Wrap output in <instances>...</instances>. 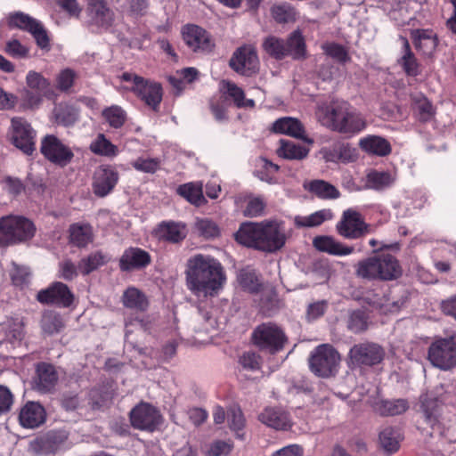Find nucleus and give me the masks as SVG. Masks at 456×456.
Here are the masks:
<instances>
[{
  "label": "nucleus",
  "instance_id": "obj_1",
  "mask_svg": "<svg viewBox=\"0 0 456 456\" xmlns=\"http://www.w3.org/2000/svg\"><path fill=\"white\" fill-rule=\"evenodd\" d=\"M185 277L188 289L196 297H215L226 282L221 263L204 254H196L188 259Z\"/></svg>",
  "mask_w": 456,
  "mask_h": 456
},
{
  "label": "nucleus",
  "instance_id": "obj_2",
  "mask_svg": "<svg viewBox=\"0 0 456 456\" xmlns=\"http://www.w3.org/2000/svg\"><path fill=\"white\" fill-rule=\"evenodd\" d=\"M236 240L246 247L265 252H275L286 242V235L276 222H247L235 233Z\"/></svg>",
  "mask_w": 456,
  "mask_h": 456
},
{
  "label": "nucleus",
  "instance_id": "obj_3",
  "mask_svg": "<svg viewBox=\"0 0 456 456\" xmlns=\"http://www.w3.org/2000/svg\"><path fill=\"white\" fill-rule=\"evenodd\" d=\"M315 115L323 126L345 134H358L367 126L364 117L343 101L319 104Z\"/></svg>",
  "mask_w": 456,
  "mask_h": 456
},
{
  "label": "nucleus",
  "instance_id": "obj_4",
  "mask_svg": "<svg viewBox=\"0 0 456 456\" xmlns=\"http://www.w3.org/2000/svg\"><path fill=\"white\" fill-rule=\"evenodd\" d=\"M355 275L368 281H392L402 275L399 261L389 253H377L359 261L354 266Z\"/></svg>",
  "mask_w": 456,
  "mask_h": 456
},
{
  "label": "nucleus",
  "instance_id": "obj_5",
  "mask_svg": "<svg viewBox=\"0 0 456 456\" xmlns=\"http://www.w3.org/2000/svg\"><path fill=\"white\" fill-rule=\"evenodd\" d=\"M34 233L35 226L27 218L13 216L0 218V246L28 240Z\"/></svg>",
  "mask_w": 456,
  "mask_h": 456
},
{
  "label": "nucleus",
  "instance_id": "obj_6",
  "mask_svg": "<svg viewBox=\"0 0 456 456\" xmlns=\"http://www.w3.org/2000/svg\"><path fill=\"white\" fill-rule=\"evenodd\" d=\"M253 344L261 350L276 354L284 348L288 338L283 330L273 322L257 325L252 332Z\"/></svg>",
  "mask_w": 456,
  "mask_h": 456
},
{
  "label": "nucleus",
  "instance_id": "obj_7",
  "mask_svg": "<svg viewBox=\"0 0 456 456\" xmlns=\"http://www.w3.org/2000/svg\"><path fill=\"white\" fill-rule=\"evenodd\" d=\"M340 355L329 344L318 346L310 354L309 368L311 371L322 378H329L338 372Z\"/></svg>",
  "mask_w": 456,
  "mask_h": 456
},
{
  "label": "nucleus",
  "instance_id": "obj_8",
  "mask_svg": "<svg viewBox=\"0 0 456 456\" xmlns=\"http://www.w3.org/2000/svg\"><path fill=\"white\" fill-rule=\"evenodd\" d=\"M338 233L347 240H359L371 232V225L364 221L362 214L347 208L336 224Z\"/></svg>",
  "mask_w": 456,
  "mask_h": 456
},
{
  "label": "nucleus",
  "instance_id": "obj_9",
  "mask_svg": "<svg viewBox=\"0 0 456 456\" xmlns=\"http://www.w3.org/2000/svg\"><path fill=\"white\" fill-rule=\"evenodd\" d=\"M385 355L383 348L375 343L354 345L348 353V364L352 367H370L379 363Z\"/></svg>",
  "mask_w": 456,
  "mask_h": 456
},
{
  "label": "nucleus",
  "instance_id": "obj_10",
  "mask_svg": "<svg viewBox=\"0 0 456 456\" xmlns=\"http://www.w3.org/2000/svg\"><path fill=\"white\" fill-rule=\"evenodd\" d=\"M130 421L136 429L153 432L161 426L163 417L156 407L141 403L130 411Z\"/></svg>",
  "mask_w": 456,
  "mask_h": 456
},
{
  "label": "nucleus",
  "instance_id": "obj_11",
  "mask_svg": "<svg viewBox=\"0 0 456 456\" xmlns=\"http://www.w3.org/2000/svg\"><path fill=\"white\" fill-rule=\"evenodd\" d=\"M428 359L431 363L442 370H449L456 365V342L453 338H441L429 347Z\"/></svg>",
  "mask_w": 456,
  "mask_h": 456
},
{
  "label": "nucleus",
  "instance_id": "obj_12",
  "mask_svg": "<svg viewBox=\"0 0 456 456\" xmlns=\"http://www.w3.org/2000/svg\"><path fill=\"white\" fill-rule=\"evenodd\" d=\"M36 132L30 124L22 118L12 119V141L16 148L27 155L35 151Z\"/></svg>",
  "mask_w": 456,
  "mask_h": 456
},
{
  "label": "nucleus",
  "instance_id": "obj_13",
  "mask_svg": "<svg viewBox=\"0 0 456 456\" xmlns=\"http://www.w3.org/2000/svg\"><path fill=\"white\" fill-rule=\"evenodd\" d=\"M42 154L51 162L64 167L74 157L69 147L54 135H46L41 142Z\"/></svg>",
  "mask_w": 456,
  "mask_h": 456
},
{
  "label": "nucleus",
  "instance_id": "obj_14",
  "mask_svg": "<svg viewBox=\"0 0 456 456\" xmlns=\"http://www.w3.org/2000/svg\"><path fill=\"white\" fill-rule=\"evenodd\" d=\"M258 57L256 48L250 45H245L238 48L230 60L231 68L245 76H250L258 69Z\"/></svg>",
  "mask_w": 456,
  "mask_h": 456
},
{
  "label": "nucleus",
  "instance_id": "obj_15",
  "mask_svg": "<svg viewBox=\"0 0 456 456\" xmlns=\"http://www.w3.org/2000/svg\"><path fill=\"white\" fill-rule=\"evenodd\" d=\"M182 35L187 46L193 52L208 53L215 46L210 34L197 25H186L183 28Z\"/></svg>",
  "mask_w": 456,
  "mask_h": 456
},
{
  "label": "nucleus",
  "instance_id": "obj_16",
  "mask_svg": "<svg viewBox=\"0 0 456 456\" xmlns=\"http://www.w3.org/2000/svg\"><path fill=\"white\" fill-rule=\"evenodd\" d=\"M37 299L43 304L69 307L73 303L74 295L66 284L56 281L47 289L40 290L37 295Z\"/></svg>",
  "mask_w": 456,
  "mask_h": 456
},
{
  "label": "nucleus",
  "instance_id": "obj_17",
  "mask_svg": "<svg viewBox=\"0 0 456 456\" xmlns=\"http://www.w3.org/2000/svg\"><path fill=\"white\" fill-rule=\"evenodd\" d=\"M118 171L107 165L100 166L94 172V191L99 197H105L110 193L118 181Z\"/></svg>",
  "mask_w": 456,
  "mask_h": 456
},
{
  "label": "nucleus",
  "instance_id": "obj_18",
  "mask_svg": "<svg viewBox=\"0 0 456 456\" xmlns=\"http://www.w3.org/2000/svg\"><path fill=\"white\" fill-rule=\"evenodd\" d=\"M264 425L276 430H286L290 428L291 420L287 411L278 407H266L258 415Z\"/></svg>",
  "mask_w": 456,
  "mask_h": 456
},
{
  "label": "nucleus",
  "instance_id": "obj_19",
  "mask_svg": "<svg viewBox=\"0 0 456 456\" xmlns=\"http://www.w3.org/2000/svg\"><path fill=\"white\" fill-rule=\"evenodd\" d=\"M151 262L150 255L142 248H129L126 249L119 259V267L124 272L141 269Z\"/></svg>",
  "mask_w": 456,
  "mask_h": 456
},
{
  "label": "nucleus",
  "instance_id": "obj_20",
  "mask_svg": "<svg viewBox=\"0 0 456 456\" xmlns=\"http://www.w3.org/2000/svg\"><path fill=\"white\" fill-rule=\"evenodd\" d=\"M45 408L35 402H28L20 410L19 419L24 428H34L39 427L45 420Z\"/></svg>",
  "mask_w": 456,
  "mask_h": 456
},
{
  "label": "nucleus",
  "instance_id": "obj_21",
  "mask_svg": "<svg viewBox=\"0 0 456 456\" xmlns=\"http://www.w3.org/2000/svg\"><path fill=\"white\" fill-rule=\"evenodd\" d=\"M314 247L321 251L333 256H348L354 252L353 246H346L331 236H317L313 240Z\"/></svg>",
  "mask_w": 456,
  "mask_h": 456
},
{
  "label": "nucleus",
  "instance_id": "obj_22",
  "mask_svg": "<svg viewBox=\"0 0 456 456\" xmlns=\"http://www.w3.org/2000/svg\"><path fill=\"white\" fill-rule=\"evenodd\" d=\"M373 411L380 416H395L405 412L409 403L405 399H378L370 403Z\"/></svg>",
  "mask_w": 456,
  "mask_h": 456
},
{
  "label": "nucleus",
  "instance_id": "obj_23",
  "mask_svg": "<svg viewBox=\"0 0 456 456\" xmlns=\"http://www.w3.org/2000/svg\"><path fill=\"white\" fill-rule=\"evenodd\" d=\"M414 45L425 56H431L437 46L436 34L431 29H415L411 31Z\"/></svg>",
  "mask_w": 456,
  "mask_h": 456
},
{
  "label": "nucleus",
  "instance_id": "obj_24",
  "mask_svg": "<svg viewBox=\"0 0 456 456\" xmlns=\"http://www.w3.org/2000/svg\"><path fill=\"white\" fill-rule=\"evenodd\" d=\"M220 92L226 100L232 101L237 108H253L255 102L252 99H246L244 91L233 82L223 80L220 83Z\"/></svg>",
  "mask_w": 456,
  "mask_h": 456
},
{
  "label": "nucleus",
  "instance_id": "obj_25",
  "mask_svg": "<svg viewBox=\"0 0 456 456\" xmlns=\"http://www.w3.org/2000/svg\"><path fill=\"white\" fill-rule=\"evenodd\" d=\"M155 233L159 240L177 243L186 237L187 230L183 223L163 222L158 226Z\"/></svg>",
  "mask_w": 456,
  "mask_h": 456
},
{
  "label": "nucleus",
  "instance_id": "obj_26",
  "mask_svg": "<svg viewBox=\"0 0 456 456\" xmlns=\"http://www.w3.org/2000/svg\"><path fill=\"white\" fill-rule=\"evenodd\" d=\"M37 374L36 389L41 393L51 392L58 380L54 367L45 362L39 363L37 368Z\"/></svg>",
  "mask_w": 456,
  "mask_h": 456
},
{
  "label": "nucleus",
  "instance_id": "obj_27",
  "mask_svg": "<svg viewBox=\"0 0 456 456\" xmlns=\"http://www.w3.org/2000/svg\"><path fill=\"white\" fill-rule=\"evenodd\" d=\"M273 129L275 133L284 134L295 138H299L306 141L305 138V129L301 122L294 118L284 117L277 119L273 125Z\"/></svg>",
  "mask_w": 456,
  "mask_h": 456
},
{
  "label": "nucleus",
  "instance_id": "obj_28",
  "mask_svg": "<svg viewBox=\"0 0 456 456\" xmlns=\"http://www.w3.org/2000/svg\"><path fill=\"white\" fill-rule=\"evenodd\" d=\"M411 98L415 117L421 122L430 121L435 116V110L428 98L421 93L412 94Z\"/></svg>",
  "mask_w": 456,
  "mask_h": 456
},
{
  "label": "nucleus",
  "instance_id": "obj_29",
  "mask_svg": "<svg viewBox=\"0 0 456 456\" xmlns=\"http://www.w3.org/2000/svg\"><path fill=\"white\" fill-rule=\"evenodd\" d=\"M136 95L152 110H156L162 100V88L159 83L145 80L142 88Z\"/></svg>",
  "mask_w": 456,
  "mask_h": 456
},
{
  "label": "nucleus",
  "instance_id": "obj_30",
  "mask_svg": "<svg viewBox=\"0 0 456 456\" xmlns=\"http://www.w3.org/2000/svg\"><path fill=\"white\" fill-rule=\"evenodd\" d=\"M360 146L367 152L386 156L391 152L390 143L383 137L369 135L360 141Z\"/></svg>",
  "mask_w": 456,
  "mask_h": 456
},
{
  "label": "nucleus",
  "instance_id": "obj_31",
  "mask_svg": "<svg viewBox=\"0 0 456 456\" xmlns=\"http://www.w3.org/2000/svg\"><path fill=\"white\" fill-rule=\"evenodd\" d=\"M89 12L93 20L99 26H110L113 20V13L103 0L89 2Z\"/></svg>",
  "mask_w": 456,
  "mask_h": 456
},
{
  "label": "nucleus",
  "instance_id": "obj_32",
  "mask_svg": "<svg viewBox=\"0 0 456 456\" xmlns=\"http://www.w3.org/2000/svg\"><path fill=\"white\" fill-rule=\"evenodd\" d=\"M23 338V325L19 319H8L0 323V339L11 343L20 341Z\"/></svg>",
  "mask_w": 456,
  "mask_h": 456
},
{
  "label": "nucleus",
  "instance_id": "obj_33",
  "mask_svg": "<svg viewBox=\"0 0 456 456\" xmlns=\"http://www.w3.org/2000/svg\"><path fill=\"white\" fill-rule=\"evenodd\" d=\"M122 301L126 307L139 312L146 311L149 305L146 296L134 287H130L124 291Z\"/></svg>",
  "mask_w": 456,
  "mask_h": 456
},
{
  "label": "nucleus",
  "instance_id": "obj_34",
  "mask_svg": "<svg viewBox=\"0 0 456 456\" xmlns=\"http://www.w3.org/2000/svg\"><path fill=\"white\" fill-rule=\"evenodd\" d=\"M277 154L286 159H303L309 153V149L289 140H281Z\"/></svg>",
  "mask_w": 456,
  "mask_h": 456
},
{
  "label": "nucleus",
  "instance_id": "obj_35",
  "mask_svg": "<svg viewBox=\"0 0 456 456\" xmlns=\"http://www.w3.org/2000/svg\"><path fill=\"white\" fill-rule=\"evenodd\" d=\"M89 149L95 155L110 159L116 157L119 152L118 147L107 139L103 134H97L91 142Z\"/></svg>",
  "mask_w": 456,
  "mask_h": 456
},
{
  "label": "nucleus",
  "instance_id": "obj_36",
  "mask_svg": "<svg viewBox=\"0 0 456 456\" xmlns=\"http://www.w3.org/2000/svg\"><path fill=\"white\" fill-rule=\"evenodd\" d=\"M70 242L77 247H86L93 240L91 225L85 223H77L69 227Z\"/></svg>",
  "mask_w": 456,
  "mask_h": 456
},
{
  "label": "nucleus",
  "instance_id": "obj_37",
  "mask_svg": "<svg viewBox=\"0 0 456 456\" xmlns=\"http://www.w3.org/2000/svg\"><path fill=\"white\" fill-rule=\"evenodd\" d=\"M332 218L331 210L321 209L309 216H297L294 218V223L297 227H316Z\"/></svg>",
  "mask_w": 456,
  "mask_h": 456
},
{
  "label": "nucleus",
  "instance_id": "obj_38",
  "mask_svg": "<svg viewBox=\"0 0 456 456\" xmlns=\"http://www.w3.org/2000/svg\"><path fill=\"white\" fill-rule=\"evenodd\" d=\"M395 182V177L386 171L372 170L366 175L365 184L369 189L380 191L390 187Z\"/></svg>",
  "mask_w": 456,
  "mask_h": 456
},
{
  "label": "nucleus",
  "instance_id": "obj_39",
  "mask_svg": "<svg viewBox=\"0 0 456 456\" xmlns=\"http://www.w3.org/2000/svg\"><path fill=\"white\" fill-rule=\"evenodd\" d=\"M403 43V55L399 61L401 66L408 76L416 77L419 74V65L411 51L408 40L401 37Z\"/></svg>",
  "mask_w": 456,
  "mask_h": 456
},
{
  "label": "nucleus",
  "instance_id": "obj_40",
  "mask_svg": "<svg viewBox=\"0 0 456 456\" xmlns=\"http://www.w3.org/2000/svg\"><path fill=\"white\" fill-rule=\"evenodd\" d=\"M305 188L320 199L331 200L339 197L338 190L330 183L323 180L311 181L307 185H305Z\"/></svg>",
  "mask_w": 456,
  "mask_h": 456
},
{
  "label": "nucleus",
  "instance_id": "obj_41",
  "mask_svg": "<svg viewBox=\"0 0 456 456\" xmlns=\"http://www.w3.org/2000/svg\"><path fill=\"white\" fill-rule=\"evenodd\" d=\"M420 407L427 423L431 428H434L437 421L439 413L440 404L438 400L436 397L427 394L420 397Z\"/></svg>",
  "mask_w": 456,
  "mask_h": 456
},
{
  "label": "nucleus",
  "instance_id": "obj_42",
  "mask_svg": "<svg viewBox=\"0 0 456 456\" xmlns=\"http://www.w3.org/2000/svg\"><path fill=\"white\" fill-rule=\"evenodd\" d=\"M401 436L391 427L383 428L379 435L380 447L387 453H393L399 449Z\"/></svg>",
  "mask_w": 456,
  "mask_h": 456
},
{
  "label": "nucleus",
  "instance_id": "obj_43",
  "mask_svg": "<svg viewBox=\"0 0 456 456\" xmlns=\"http://www.w3.org/2000/svg\"><path fill=\"white\" fill-rule=\"evenodd\" d=\"M285 45L287 56H291L293 59H302L305 56V44L299 30L292 32L285 41Z\"/></svg>",
  "mask_w": 456,
  "mask_h": 456
},
{
  "label": "nucleus",
  "instance_id": "obj_44",
  "mask_svg": "<svg viewBox=\"0 0 456 456\" xmlns=\"http://www.w3.org/2000/svg\"><path fill=\"white\" fill-rule=\"evenodd\" d=\"M179 195L196 206H201L206 202L200 184L188 183L177 188Z\"/></svg>",
  "mask_w": 456,
  "mask_h": 456
},
{
  "label": "nucleus",
  "instance_id": "obj_45",
  "mask_svg": "<svg viewBox=\"0 0 456 456\" xmlns=\"http://www.w3.org/2000/svg\"><path fill=\"white\" fill-rule=\"evenodd\" d=\"M26 84L30 90L48 95L52 92L51 82L41 73L30 70L26 76Z\"/></svg>",
  "mask_w": 456,
  "mask_h": 456
},
{
  "label": "nucleus",
  "instance_id": "obj_46",
  "mask_svg": "<svg viewBox=\"0 0 456 456\" xmlns=\"http://www.w3.org/2000/svg\"><path fill=\"white\" fill-rule=\"evenodd\" d=\"M109 261L107 255L101 251L90 254L87 257L81 259L78 264V270L85 275L96 270L98 267L105 265Z\"/></svg>",
  "mask_w": 456,
  "mask_h": 456
},
{
  "label": "nucleus",
  "instance_id": "obj_47",
  "mask_svg": "<svg viewBox=\"0 0 456 456\" xmlns=\"http://www.w3.org/2000/svg\"><path fill=\"white\" fill-rule=\"evenodd\" d=\"M41 327L45 333L52 335L60 332L63 329L64 323L59 314L48 311L43 314Z\"/></svg>",
  "mask_w": 456,
  "mask_h": 456
},
{
  "label": "nucleus",
  "instance_id": "obj_48",
  "mask_svg": "<svg viewBox=\"0 0 456 456\" xmlns=\"http://www.w3.org/2000/svg\"><path fill=\"white\" fill-rule=\"evenodd\" d=\"M227 420L230 428L235 432L236 436L239 439H244V433L240 431L244 428L245 419L241 410L239 407H231L228 411Z\"/></svg>",
  "mask_w": 456,
  "mask_h": 456
},
{
  "label": "nucleus",
  "instance_id": "obj_49",
  "mask_svg": "<svg viewBox=\"0 0 456 456\" xmlns=\"http://www.w3.org/2000/svg\"><path fill=\"white\" fill-rule=\"evenodd\" d=\"M263 47L268 54L275 59L281 60L287 56L286 45L283 39L269 37L264 41Z\"/></svg>",
  "mask_w": 456,
  "mask_h": 456
},
{
  "label": "nucleus",
  "instance_id": "obj_50",
  "mask_svg": "<svg viewBox=\"0 0 456 456\" xmlns=\"http://www.w3.org/2000/svg\"><path fill=\"white\" fill-rule=\"evenodd\" d=\"M273 19L280 23L290 22L296 20L295 9L287 3L275 4L271 9Z\"/></svg>",
  "mask_w": 456,
  "mask_h": 456
},
{
  "label": "nucleus",
  "instance_id": "obj_51",
  "mask_svg": "<svg viewBox=\"0 0 456 456\" xmlns=\"http://www.w3.org/2000/svg\"><path fill=\"white\" fill-rule=\"evenodd\" d=\"M8 20L11 27H15L28 32H30L38 22L37 20L21 12L11 13Z\"/></svg>",
  "mask_w": 456,
  "mask_h": 456
},
{
  "label": "nucleus",
  "instance_id": "obj_52",
  "mask_svg": "<svg viewBox=\"0 0 456 456\" xmlns=\"http://www.w3.org/2000/svg\"><path fill=\"white\" fill-rule=\"evenodd\" d=\"M194 227L197 232L206 239L216 237L219 233L216 223L208 218H197Z\"/></svg>",
  "mask_w": 456,
  "mask_h": 456
},
{
  "label": "nucleus",
  "instance_id": "obj_53",
  "mask_svg": "<svg viewBox=\"0 0 456 456\" xmlns=\"http://www.w3.org/2000/svg\"><path fill=\"white\" fill-rule=\"evenodd\" d=\"M102 116L114 128H119L126 120L125 111L118 106H111L102 111Z\"/></svg>",
  "mask_w": 456,
  "mask_h": 456
},
{
  "label": "nucleus",
  "instance_id": "obj_54",
  "mask_svg": "<svg viewBox=\"0 0 456 456\" xmlns=\"http://www.w3.org/2000/svg\"><path fill=\"white\" fill-rule=\"evenodd\" d=\"M240 284L250 292L258 290L260 283L255 272L249 269H242L238 274Z\"/></svg>",
  "mask_w": 456,
  "mask_h": 456
},
{
  "label": "nucleus",
  "instance_id": "obj_55",
  "mask_svg": "<svg viewBox=\"0 0 456 456\" xmlns=\"http://www.w3.org/2000/svg\"><path fill=\"white\" fill-rule=\"evenodd\" d=\"M9 274L12 284L16 287L22 288L28 282L29 272L25 266H20L15 263H12V268L9 270Z\"/></svg>",
  "mask_w": 456,
  "mask_h": 456
},
{
  "label": "nucleus",
  "instance_id": "obj_56",
  "mask_svg": "<svg viewBox=\"0 0 456 456\" xmlns=\"http://www.w3.org/2000/svg\"><path fill=\"white\" fill-rule=\"evenodd\" d=\"M322 50L325 52L327 55L335 61L345 63L349 61V56L347 51L344 46L335 44V43H328L322 45Z\"/></svg>",
  "mask_w": 456,
  "mask_h": 456
},
{
  "label": "nucleus",
  "instance_id": "obj_57",
  "mask_svg": "<svg viewBox=\"0 0 456 456\" xmlns=\"http://www.w3.org/2000/svg\"><path fill=\"white\" fill-rule=\"evenodd\" d=\"M132 166L137 171L153 174L159 168L160 160L157 158H138L132 162Z\"/></svg>",
  "mask_w": 456,
  "mask_h": 456
},
{
  "label": "nucleus",
  "instance_id": "obj_58",
  "mask_svg": "<svg viewBox=\"0 0 456 456\" xmlns=\"http://www.w3.org/2000/svg\"><path fill=\"white\" fill-rule=\"evenodd\" d=\"M77 77L76 72L71 69H62L56 77V86L60 91H69Z\"/></svg>",
  "mask_w": 456,
  "mask_h": 456
},
{
  "label": "nucleus",
  "instance_id": "obj_59",
  "mask_svg": "<svg viewBox=\"0 0 456 456\" xmlns=\"http://www.w3.org/2000/svg\"><path fill=\"white\" fill-rule=\"evenodd\" d=\"M265 202L261 197H250L244 209V216L256 217L263 215Z\"/></svg>",
  "mask_w": 456,
  "mask_h": 456
},
{
  "label": "nucleus",
  "instance_id": "obj_60",
  "mask_svg": "<svg viewBox=\"0 0 456 456\" xmlns=\"http://www.w3.org/2000/svg\"><path fill=\"white\" fill-rule=\"evenodd\" d=\"M120 80L128 84L124 86L125 89L136 94L137 92H141L140 90L142 88L146 79L134 73L124 72L120 76Z\"/></svg>",
  "mask_w": 456,
  "mask_h": 456
},
{
  "label": "nucleus",
  "instance_id": "obj_61",
  "mask_svg": "<svg viewBox=\"0 0 456 456\" xmlns=\"http://www.w3.org/2000/svg\"><path fill=\"white\" fill-rule=\"evenodd\" d=\"M5 52L13 58L22 59L28 56V48L17 39H12L6 43Z\"/></svg>",
  "mask_w": 456,
  "mask_h": 456
},
{
  "label": "nucleus",
  "instance_id": "obj_62",
  "mask_svg": "<svg viewBox=\"0 0 456 456\" xmlns=\"http://www.w3.org/2000/svg\"><path fill=\"white\" fill-rule=\"evenodd\" d=\"M35 38L37 45L43 50L50 49V39L42 23L38 21L29 32Z\"/></svg>",
  "mask_w": 456,
  "mask_h": 456
},
{
  "label": "nucleus",
  "instance_id": "obj_63",
  "mask_svg": "<svg viewBox=\"0 0 456 456\" xmlns=\"http://www.w3.org/2000/svg\"><path fill=\"white\" fill-rule=\"evenodd\" d=\"M239 362L243 369L248 370H256L261 366V357L255 352H245Z\"/></svg>",
  "mask_w": 456,
  "mask_h": 456
},
{
  "label": "nucleus",
  "instance_id": "obj_64",
  "mask_svg": "<svg viewBox=\"0 0 456 456\" xmlns=\"http://www.w3.org/2000/svg\"><path fill=\"white\" fill-rule=\"evenodd\" d=\"M232 449V444L224 441H215L209 444L207 456H227Z\"/></svg>",
  "mask_w": 456,
  "mask_h": 456
}]
</instances>
